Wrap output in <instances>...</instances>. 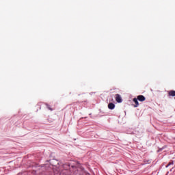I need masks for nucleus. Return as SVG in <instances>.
<instances>
[{
	"instance_id": "423d86ee",
	"label": "nucleus",
	"mask_w": 175,
	"mask_h": 175,
	"mask_svg": "<svg viewBox=\"0 0 175 175\" xmlns=\"http://www.w3.org/2000/svg\"><path fill=\"white\" fill-rule=\"evenodd\" d=\"M168 94H169L170 96H175V91L174 90L170 91Z\"/></svg>"
},
{
	"instance_id": "1a4fd4ad",
	"label": "nucleus",
	"mask_w": 175,
	"mask_h": 175,
	"mask_svg": "<svg viewBox=\"0 0 175 175\" xmlns=\"http://www.w3.org/2000/svg\"><path fill=\"white\" fill-rule=\"evenodd\" d=\"M54 162H57V161L55 159L53 160Z\"/></svg>"
},
{
	"instance_id": "7ed1b4c3",
	"label": "nucleus",
	"mask_w": 175,
	"mask_h": 175,
	"mask_svg": "<svg viewBox=\"0 0 175 175\" xmlns=\"http://www.w3.org/2000/svg\"><path fill=\"white\" fill-rule=\"evenodd\" d=\"M137 99L139 102H144V100H146V97L143 95H139L137 96Z\"/></svg>"
},
{
	"instance_id": "f03ea898",
	"label": "nucleus",
	"mask_w": 175,
	"mask_h": 175,
	"mask_svg": "<svg viewBox=\"0 0 175 175\" xmlns=\"http://www.w3.org/2000/svg\"><path fill=\"white\" fill-rule=\"evenodd\" d=\"M116 100L118 102V103H121L122 102V98L120 94L116 95Z\"/></svg>"
},
{
	"instance_id": "0eeeda50",
	"label": "nucleus",
	"mask_w": 175,
	"mask_h": 175,
	"mask_svg": "<svg viewBox=\"0 0 175 175\" xmlns=\"http://www.w3.org/2000/svg\"><path fill=\"white\" fill-rule=\"evenodd\" d=\"M173 161L167 165H166V167H169V166H170V165H173Z\"/></svg>"
},
{
	"instance_id": "20e7f679",
	"label": "nucleus",
	"mask_w": 175,
	"mask_h": 175,
	"mask_svg": "<svg viewBox=\"0 0 175 175\" xmlns=\"http://www.w3.org/2000/svg\"><path fill=\"white\" fill-rule=\"evenodd\" d=\"M114 107H116V105L113 103H111L108 105V109L110 110L114 109Z\"/></svg>"
},
{
	"instance_id": "39448f33",
	"label": "nucleus",
	"mask_w": 175,
	"mask_h": 175,
	"mask_svg": "<svg viewBox=\"0 0 175 175\" xmlns=\"http://www.w3.org/2000/svg\"><path fill=\"white\" fill-rule=\"evenodd\" d=\"M133 100L134 103H135V105H134V107H138L139 101L137 100V98H134Z\"/></svg>"
},
{
	"instance_id": "6e6552de",
	"label": "nucleus",
	"mask_w": 175,
	"mask_h": 175,
	"mask_svg": "<svg viewBox=\"0 0 175 175\" xmlns=\"http://www.w3.org/2000/svg\"><path fill=\"white\" fill-rule=\"evenodd\" d=\"M49 110H53L51 108H50L49 107H48Z\"/></svg>"
},
{
	"instance_id": "f257e3e1",
	"label": "nucleus",
	"mask_w": 175,
	"mask_h": 175,
	"mask_svg": "<svg viewBox=\"0 0 175 175\" xmlns=\"http://www.w3.org/2000/svg\"><path fill=\"white\" fill-rule=\"evenodd\" d=\"M69 163H66L63 165L64 170L60 172V175H70V170H69Z\"/></svg>"
}]
</instances>
